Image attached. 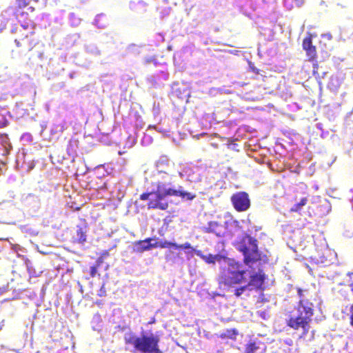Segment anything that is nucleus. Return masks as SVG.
<instances>
[{"label": "nucleus", "mask_w": 353, "mask_h": 353, "mask_svg": "<svg viewBox=\"0 0 353 353\" xmlns=\"http://www.w3.org/2000/svg\"><path fill=\"white\" fill-rule=\"evenodd\" d=\"M314 304L307 299H300L294 310L287 314L285 323L294 330H301L299 339H305L311 328L310 323L314 314Z\"/></svg>", "instance_id": "1"}, {"label": "nucleus", "mask_w": 353, "mask_h": 353, "mask_svg": "<svg viewBox=\"0 0 353 353\" xmlns=\"http://www.w3.org/2000/svg\"><path fill=\"white\" fill-rule=\"evenodd\" d=\"M154 191L142 193L139 199L141 201H148V209L166 210L169 208V202L166 200L168 196H173L176 189L170 181L158 180L154 183Z\"/></svg>", "instance_id": "2"}, {"label": "nucleus", "mask_w": 353, "mask_h": 353, "mask_svg": "<svg viewBox=\"0 0 353 353\" xmlns=\"http://www.w3.org/2000/svg\"><path fill=\"white\" fill-rule=\"evenodd\" d=\"M125 343L132 345L134 352L140 353H163L159 348V336L157 335L136 336L134 333H129L124 337Z\"/></svg>", "instance_id": "3"}, {"label": "nucleus", "mask_w": 353, "mask_h": 353, "mask_svg": "<svg viewBox=\"0 0 353 353\" xmlns=\"http://www.w3.org/2000/svg\"><path fill=\"white\" fill-rule=\"evenodd\" d=\"M245 270H241V264L234 260H229L228 266L224 268L219 276V284L224 289L233 288L245 281Z\"/></svg>", "instance_id": "4"}, {"label": "nucleus", "mask_w": 353, "mask_h": 353, "mask_svg": "<svg viewBox=\"0 0 353 353\" xmlns=\"http://www.w3.org/2000/svg\"><path fill=\"white\" fill-rule=\"evenodd\" d=\"M236 248L243 255V262L250 265L262 260L261 253L258 248V241L248 234H245L236 243Z\"/></svg>", "instance_id": "5"}, {"label": "nucleus", "mask_w": 353, "mask_h": 353, "mask_svg": "<svg viewBox=\"0 0 353 353\" xmlns=\"http://www.w3.org/2000/svg\"><path fill=\"white\" fill-rule=\"evenodd\" d=\"M175 248V249H183L189 250L192 249V246L190 243L186 242L183 244H177L174 242L168 241H157V238L148 237L144 240H139L134 242V250L137 252H143L145 251L150 250L152 248Z\"/></svg>", "instance_id": "6"}, {"label": "nucleus", "mask_w": 353, "mask_h": 353, "mask_svg": "<svg viewBox=\"0 0 353 353\" xmlns=\"http://www.w3.org/2000/svg\"><path fill=\"white\" fill-rule=\"evenodd\" d=\"M28 22L26 21V25L22 23L15 30L14 42L17 46L23 51H30L37 43L35 32L33 30L34 25L30 28ZM32 24H33V22Z\"/></svg>", "instance_id": "7"}, {"label": "nucleus", "mask_w": 353, "mask_h": 353, "mask_svg": "<svg viewBox=\"0 0 353 353\" xmlns=\"http://www.w3.org/2000/svg\"><path fill=\"white\" fill-rule=\"evenodd\" d=\"M231 201L234 208L237 212H244L250 207V200L248 193L239 192L234 194L231 197Z\"/></svg>", "instance_id": "8"}, {"label": "nucleus", "mask_w": 353, "mask_h": 353, "mask_svg": "<svg viewBox=\"0 0 353 353\" xmlns=\"http://www.w3.org/2000/svg\"><path fill=\"white\" fill-rule=\"evenodd\" d=\"M32 1V0H15L16 10L14 12V15L19 23H22L26 21L32 23V20L28 17V14L22 11L23 9L29 6Z\"/></svg>", "instance_id": "9"}, {"label": "nucleus", "mask_w": 353, "mask_h": 353, "mask_svg": "<svg viewBox=\"0 0 353 353\" xmlns=\"http://www.w3.org/2000/svg\"><path fill=\"white\" fill-rule=\"evenodd\" d=\"M302 47L305 52L308 61L314 62L317 59V49L312 43V35L311 34H307V35L303 39Z\"/></svg>", "instance_id": "10"}, {"label": "nucleus", "mask_w": 353, "mask_h": 353, "mask_svg": "<svg viewBox=\"0 0 353 353\" xmlns=\"http://www.w3.org/2000/svg\"><path fill=\"white\" fill-rule=\"evenodd\" d=\"M202 231L205 233H213L219 237L224 236L226 234L225 227L216 221H212L208 223V225L202 228Z\"/></svg>", "instance_id": "11"}, {"label": "nucleus", "mask_w": 353, "mask_h": 353, "mask_svg": "<svg viewBox=\"0 0 353 353\" xmlns=\"http://www.w3.org/2000/svg\"><path fill=\"white\" fill-rule=\"evenodd\" d=\"M88 223L85 219H81L80 224L77 225L76 235L73 237V242L83 244L87 239Z\"/></svg>", "instance_id": "12"}, {"label": "nucleus", "mask_w": 353, "mask_h": 353, "mask_svg": "<svg viewBox=\"0 0 353 353\" xmlns=\"http://www.w3.org/2000/svg\"><path fill=\"white\" fill-rule=\"evenodd\" d=\"M265 279V275L264 272H263V271H259L250 276V281L247 285H252L256 289H261L263 285Z\"/></svg>", "instance_id": "13"}, {"label": "nucleus", "mask_w": 353, "mask_h": 353, "mask_svg": "<svg viewBox=\"0 0 353 353\" xmlns=\"http://www.w3.org/2000/svg\"><path fill=\"white\" fill-rule=\"evenodd\" d=\"M173 196H179L182 200L185 201H192L196 198V195L183 190L182 187L179 186V188L175 190Z\"/></svg>", "instance_id": "14"}, {"label": "nucleus", "mask_w": 353, "mask_h": 353, "mask_svg": "<svg viewBox=\"0 0 353 353\" xmlns=\"http://www.w3.org/2000/svg\"><path fill=\"white\" fill-rule=\"evenodd\" d=\"M201 259L208 264H214L216 261H219L221 259V256L219 254H212L201 255Z\"/></svg>", "instance_id": "15"}, {"label": "nucleus", "mask_w": 353, "mask_h": 353, "mask_svg": "<svg viewBox=\"0 0 353 353\" xmlns=\"http://www.w3.org/2000/svg\"><path fill=\"white\" fill-rule=\"evenodd\" d=\"M238 334V331L235 328L228 329L225 332H222L220 334V337L221 339H236V337Z\"/></svg>", "instance_id": "16"}, {"label": "nucleus", "mask_w": 353, "mask_h": 353, "mask_svg": "<svg viewBox=\"0 0 353 353\" xmlns=\"http://www.w3.org/2000/svg\"><path fill=\"white\" fill-rule=\"evenodd\" d=\"M308 202L307 197H303L301 199L300 202L294 204L290 210V212H299L302 208L305 206Z\"/></svg>", "instance_id": "17"}, {"label": "nucleus", "mask_w": 353, "mask_h": 353, "mask_svg": "<svg viewBox=\"0 0 353 353\" xmlns=\"http://www.w3.org/2000/svg\"><path fill=\"white\" fill-rule=\"evenodd\" d=\"M257 343L254 341H250L245 345V353H254L259 350Z\"/></svg>", "instance_id": "18"}, {"label": "nucleus", "mask_w": 353, "mask_h": 353, "mask_svg": "<svg viewBox=\"0 0 353 353\" xmlns=\"http://www.w3.org/2000/svg\"><path fill=\"white\" fill-rule=\"evenodd\" d=\"M103 263V259L99 258L97 261L96 265L90 268V274L92 277H94L97 273V269L101 266Z\"/></svg>", "instance_id": "19"}, {"label": "nucleus", "mask_w": 353, "mask_h": 353, "mask_svg": "<svg viewBox=\"0 0 353 353\" xmlns=\"http://www.w3.org/2000/svg\"><path fill=\"white\" fill-rule=\"evenodd\" d=\"M247 288H248L247 285L239 287V288H236L234 290V294L236 297H239L247 290Z\"/></svg>", "instance_id": "20"}, {"label": "nucleus", "mask_w": 353, "mask_h": 353, "mask_svg": "<svg viewBox=\"0 0 353 353\" xmlns=\"http://www.w3.org/2000/svg\"><path fill=\"white\" fill-rule=\"evenodd\" d=\"M312 67H313V70H312L313 75L315 76L316 78L317 77L320 78V76H319V74L318 72L319 64L317 62V59L315 60V61L312 62Z\"/></svg>", "instance_id": "21"}, {"label": "nucleus", "mask_w": 353, "mask_h": 353, "mask_svg": "<svg viewBox=\"0 0 353 353\" xmlns=\"http://www.w3.org/2000/svg\"><path fill=\"white\" fill-rule=\"evenodd\" d=\"M98 296H106V290L105 289V285H102V286L101 287L100 290H99V293H98Z\"/></svg>", "instance_id": "22"}, {"label": "nucleus", "mask_w": 353, "mask_h": 353, "mask_svg": "<svg viewBox=\"0 0 353 353\" xmlns=\"http://www.w3.org/2000/svg\"><path fill=\"white\" fill-rule=\"evenodd\" d=\"M350 323L352 326H353V304L350 306Z\"/></svg>", "instance_id": "23"}, {"label": "nucleus", "mask_w": 353, "mask_h": 353, "mask_svg": "<svg viewBox=\"0 0 353 353\" xmlns=\"http://www.w3.org/2000/svg\"><path fill=\"white\" fill-rule=\"evenodd\" d=\"M297 293H298V295L300 297V299H305L304 296H303V290L302 289L298 288L297 289Z\"/></svg>", "instance_id": "24"}, {"label": "nucleus", "mask_w": 353, "mask_h": 353, "mask_svg": "<svg viewBox=\"0 0 353 353\" xmlns=\"http://www.w3.org/2000/svg\"><path fill=\"white\" fill-rule=\"evenodd\" d=\"M28 10L30 12H34L35 8H34V7H32V6H30V7H29V8H28Z\"/></svg>", "instance_id": "25"}, {"label": "nucleus", "mask_w": 353, "mask_h": 353, "mask_svg": "<svg viewBox=\"0 0 353 353\" xmlns=\"http://www.w3.org/2000/svg\"><path fill=\"white\" fill-rule=\"evenodd\" d=\"M211 145H212L213 148H218V146H219V145H218V144H217V143H211Z\"/></svg>", "instance_id": "26"}, {"label": "nucleus", "mask_w": 353, "mask_h": 353, "mask_svg": "<svg viewBox=\"0 0 353 353\" xmlns=\"http://www.w3.org/2000/svg\"><path fill=\"white\" fill-rule=\"evenodd\" d=\"M252 71H253L254 73H256V74H259V70H258V69H256V68H252Z\"/></svg>", "instance_id": "27"}, {"label": "nucleus", "mask_w": 353, "mask_h": 353, "mask_svg": "<svg viewBox=\"0 0 353 353\" xmlns=\"http://www.w3.org/2000/svg\"><path fill=\"white\" fill-rule=\"evenodd\" d=\"M154 322V319H153L152 320H151V321L150 322V323H153Z\"/></svg>", "instance_id": "28"}]
</instances>
